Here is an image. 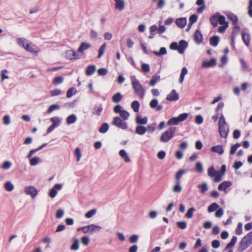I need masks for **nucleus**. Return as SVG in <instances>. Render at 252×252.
I'll list each match as a JSON object with an SVG mask.
<instances>
[{
  "instance_id": "obj_47",
  "label": "nucleus",
  "mask_w": 252,
  "mask_h": 252,
  "mask_svg": "<svg viewBox=\"0 0 252 252\" xmlns=\"http://www.w3.org/2000/svg\"><path fill=\"white\" fill-rule=\"evenodd\" d=\"M116 112H119L120 115L123 119L124 120H127L129 117V114L128 111H116Z\"/></svg>"
},
{
  "instance_id": "obj_13",
  "label": "nucleus",
  "mask_w": 252,
  "mask_h": 252,
  "mask_svg": "<svg viewBox=\"0 0 252 252\" xmlns=\"http://www.w3.org/2000/svg\"><path fill=\"white\" fill-rule=\"evenodd\" d=\"M194 40L197 44H200L203 40V35L199 30H196L193 35Z\"/></svg>"
},
{
  "instance_id": "obj_40",
  "label": "nucleus",
  "mask_w": 252,
  "mask_h": 252,
  "mask_svg": "<svg viewBox=\"0 0 252 252\" xmlns=\"http://www.w3.org/2000/svg\"><path fill=\"white\" fill-rule=\"evenodd\" d=\"M50 121L52 122V125L55 126L59 125L62 121V119L59 117H54L50 119Z\"/></svg>"
},
{
  "instance_id": "obj_8",
  "label": "nucleus",
  "mask_w": 252,
  "mask_h": 252,
  "mask_svg": "<svg viewBox=\"0 0 252 252\" xmlns=\"http://www.w3.org/2000/svg\"><path fill=\"white\" fill-rule=\"evenodd\" d=\"M24 192L26 195H30L32 198H34L37 196L38 191L35 187L29 186L24 188Z\"/></svg>"
},
{
  "instance_id": "obj_6",
  "label": "nucleus",
  "mask_w": 252,
  "mask_h": 252,
  "mask_svg": "<svg viewBox=\"0 0 252 252\" xmlns=\"http://www.w3.org/2000/svg\"><path fill=\"white\" fill-rule=\"evenodd\" d=\"M101 229V227L100 226L93 224L79 228L77 230L78 231L81 230L84 233H92L94 232H98Z\"/></svg>"
},
{
  "instance_id": "obj_59",
  "label": "nucleus",
  "mask_w": 252,
  "mask_h": 252,
  "mask_svg": "<svg viewBox=\"0 0 252 252\" xmlns=\"http://www.w3.org/2000/svg\"><path fill=\"white\" fill-rule=\"evenodd\" d=\"M222 26H220L218 29V32L219 33H223L226 29L228 27V24H226L225 25H222Z\"/></svg>"
},
{
  "instance_id": "obj_48",
  "label": "nucleus",
  "mask_w": 252,
  "mask_h": 252,
  "mask_svg": "<svg viewBox=\"0 0 252 252\" xmlns=\"http://www.w3.org/2000/svg\"><path fill=\"white\" fill-rule=\"evenodd\" d=\"M195 169L196 171L199 173H202L203 171V167L202 164L198 161L196 163Z\"/></svg>"
},
{
  "instance_id": "obj_44",
  "label": "nucleus",
  "mask_w": 252,
  "mask_h": 252,
  "mask_svg": "<svg viewBox=\"0 0 252 252\" xmlns=\"http://www.w3.org/2000/svg\"><path fill=\"white\" fill-rule=\"evenodd\" d=\"M218 22L220 25H225L226 24H228L227 22L225 21V18L223 15H220L219 13H218Z\"/></svg>"
},
{
  "instance_id": "obj_41",
  "label": "nucleus",
  "mask_w": 252,
  "mask_h": 252,
  "mask_svg": "<svg viewBox=\"0 0 252 252\" xmlns=\"http://www.w3.org/2000/svg\"><path fill=\"white\" fill-rule=\"evenodd\" d=\"M4 188L7 191H11L14 189V185L11 182L8 181L5 183Z\"/></svg>"
},
{
  "instance_id": "obj_54",
  "label": "nucleus",
  "mask_w": 252,
  "mask_h": 252,
  "mask_svg": "<svg viewBox=\"0 0 252 252\" xmlns=\"http://www.w3.org/2000/svg\"><path fill=\"white\" fill-rule=\"evenodd\" d=\"M242 227L243 223L241 222H239L237 225V228L236 229V234L238 235H240L242 233Z\"/></svg>"
},
{
  "instance_id": "obj_10",
  "label": "nucleus",
  "mask_w": 252,
  "mask_h": 252,
  "mask_svg": "<svg viewBox=\"0 0 252 252\" xmlns=\"http://www.w3.org/2000/svg\"><path fill=\"white\" fill-rule=\"evenodd\" d=\"M62 184H56L49 191V196L52 198H55L57 194L58 191L60 190L62 188Z\"/></svg>"
},
{
  "instance_id": "obj_39",
  "label": "nucleus",
  "mask_w": 252,
  "mask_h": 252,
  "mask_svg": "<svg viewBox=\"0 0 252 252\" xmlns=\"http://www.w3.org/2000/svg\"><path fill=\"white\" fill-rule=\"evenodd\" d=\"M122 95L120 93H118L113 96L112 99L114 102L118 103L122 99Z\"/></svg>"
},
{
  "instance_id": "obj_35",
  "label": "nucleus",
  "mask_w": 252,
  "mask_h": 252,
  "mask_svg": "<svg viewBox=\"0 0 252 252\" xmlns=\"http://www.w3.org/2000/svg\"><path fill=\"white\" fill-rule=\"evenodd\" d=\"M77 120V117L75 115L72 114L69 116L66 119V123L68 125L74 123Z\"/></svg>"
},
{
  "instance_id": "obj_12",
  "label": "nucleus",
  "mask_w": 252,
  "mask_h": 252,
  "mask_svg": "<svg viewBox=\"0 0 252 252\" xmlns=\"http://www.w3.org/2000/svg\"><path fill=\"white\" fill-rule=\"evenodd\" d=\"M240 31V27L237 25H234L231 33V44H234V40L236 36L239 34Z\"/></svg>"
},
{
  "instance_id": "obj_22",
  "label": "nucleus",
  "mask_w": 252,
  "mask_h": 252,
  "mask_svg": "<svg viewBox=\"0 0 252 252\" xmlns=\"http://www.w3.org/2000/svg\"><path fill=\"white\" fill-rule=\"evenodd\" d=\"M91 47V45L86 42H82L78 49V51L80 53H83L84 51Z\"/></svg>"
},
{
  "instance_id": "obj_15",
  "label": "nucleus",
  "mask_w": 252,
  "mask_h": 252,
  "mask_svg": "<svg viewBox=\"0 0 252 252\" xmlns=\"http://www.w3.org/2000/svg\"><path fill=\"white\" fill-rule=\"evenodd\" d=\"M250 245L251 244H249L245 239L243 238L240 242L238 250L239 252H242L246 250Z\"/></svg>"
},
{
  "instance_id": "obj_29",
  "label": "nucleus",
  "mask_w": 252,
  "mask_h": 252,
  "mask_svg": "<svg viewBox=\"0 0 252 252\" xmlns=\"http://www.w3.org/2000/svg\"><path fill=\"white\" fill-rule=\"evenodd\" d=\"M95 70V67L94 65H91L88 66L86 70V74L87 76H90L92 75Z\"/></svg>"
},
{
  "instance_id": "obj_25",
  "label": "nucleus",
  "mask_w": 252,
  "mask_h": 252,
  "mask_svg": "<svg viewBox=\"0 0 252 252\" xmlns=\"http://www.w3.org/2000/svg\"><path fill=\"white\" fill-rule=\"evenodd\" d=\"M147 130V128L144 126H138L136 127L135 132L138 134L143 135L146 133Z\"/></svg>"
},
{
  "instance_id": "obj_49",
  "label": "nucleus",
  "mask_w": 252,
  "mask_h": 252,
  "mask_svg": "<svg viewBox=\"0 0 252 252\" xmlns=\"http://www.w3.org/2000/svg\"><path fill=\"white\" fill-rule=\"evenodd\" d=\"M106 47V43H104L100 46V47L99 48V49L98 50V58H100L103 55Z\"/></svg>"
},
{
  "instance_id": "obj_57",
  "label": "nucleus",
  "mask_w": 252,
  "mask_h": 252,
  "mask_svg": "<svg viewBox=\"0 0 252 252\" xmlns=\"http://www.w3.org/2000/svg\"><path fill=\"white\" fill-rule=\"evenodd\" d=\"M12 165V163L10 161H5L3 164H2V165L1 166V168L3 169H8L9 168H10L11 167Z\"/></svg>"
},
{
  "instance_id": "obj_18",
  "label": "nucleus",
  "mask_w": 252,
  "mask_h": 252,
  "mask_svg": "<svg viewBox=\"0 0 252 252\" xmlns=\"http://www.w3.org/2000/svg\"><path fill=\"white\" fill-rule=\"evenodd\" d=\"M119 155L126 162H130L131 160L126 151L122 149L119 151Z\"/></svg>"
},
{
  "instance_id": "obj_61",
  "label": "nucleus",
  "mask_w": 252,
  "mask_h": 252,
  "mask_svg": "<svg viewBox=\"0 0 252 252\" xmlns=\"http://www.w3.org/2000/svg\"><path fill=\"white\" fill-rule=\"evenodd\" d=\"M177 225L181 229H185L187 227V223L185 221H178Z\"/></svg>"
},
{
  "instance_id": "obj_52",
  "label": "nucleus",
  "mask_w": 252,
  "mask_h": 252,
  "mask_svg": "<svg viewBox=\"0 0 252 252\" xmlns=\"http://www.w3.org/2000/svg\"><path fill=\"white\" fill-rule=\"evenodd\" d=\"M139 103L137 100L133 101L131 104V107L133 109V110H139Z\"/></svg>"
},
{
  "instance_id": "obj_9",
  "label": "nucleus",
  "mask_w": 252,
  "mask_h": 252,
  "mask_svg": "<svg viewBox=\"0 0 252 252\" xmlns=\"http://www.w3.org/2000/svg\"><path fill=\"white\" fill-rule=\"evenodd\" d=\"M112 124L123 129H126L127 128L126 123L122 120L119 117H115L114 118Z\"/></svg>"
},
{
  "instance_id": "obj_51",
  "label": "nucleus",
  "mask_w": 252,
  "mask_h": 252,
  "mask_svg": "<svg viewBox=\"0 0 252 252\" xmlns=\"http://www.w3.org/2000/svg\"><path fill=\"white\" fill-rule=\"evenodd\" d=\"M63 78L62 76H58L54 78L53 80V83L55 85L60 84L63 83Z\"/></svg>"
},
{
  "instance_id": "obj_46",
  "label": "nucleus",
  "mask_w": 252,
  "mask_h": 252,
  "mask_svg": "<svg viewBox=\"0 0 252 252\" xmlns=\"http://www.w3.org/2000/svg\"><path fill=\"white\" fill-rule=\"evenodd\" d=\"M240 146L241 144L238 143H237L236 144L232 145L230 150V154L231 155H234L237 149Z\"/></svg>"
},
{
  "instance_id": "obj_62",
  "label": "nucleus",
  "mask_w": 252,
  "mask_h": 252,
  "mask_svg": "<svg viewBox=\"0 0 252 252\" xmlns=\"http://www.w3.org/2000/svg\"><path fill=\"white\" fill-rule=\"evenodd\" d=\"M223 214V210L222 208H218L215 213V216L217 218H220Z\"/></svg>"
},
{
  "instance_id": "obj_38",
  "label": "nucleus",
  "mask_w": 252,
  "mask_h": 252,
  "mask_svg": "<svg viewBox=\"0 0 252 252\" xmlns=\"http://www.w3.org/2000/svg\"><path fill=\"white\" fill-rule=\"evenodd\" d=\"M153 53L157 56H160L165 55L167 53V50L165 47H161L158 52L155 51H153Z\"/></svg>"
},
{
  "instance_id": "obj_7",
  "label": "nucleus",
  "mask_w": 252,
  "mask_h": 252,
  "mask_svg": "<svg viewBox=\"0 0 252 252\" xmlns=\"http://www.w3.org/2000/svg\"><path fill=\"white\" fill-rule=\"evenodd\" d=\"M208 175L210 177H214V182H220L222 180V177L220 172L215 170L213 166L208 169Z\"/></svg>"
},
{
  "instance_id": "obj_16",
  "label": "nucleus",
  "mask_w": 252,
  "mask_h": 252,
  "mask_svg": "<svg viewBox=\"0 0 252 252\" xmlns=\"http://www.w3.org/2000/svg\"><path fill=\"white\" fill-rule=\"evenodd\" d=\"M66 57L69 60H74L78 58V54L72 50H69L66 52Z\"/></svg>"
},
{
  "instance_id": "obj_63",
  "label": "nucleus",
  "mask_w": 252,
  "mask_h": 252,
  "mask_svg": "<svg viewBox=\"0 0 252 252\" xmlns=\"http://www.w3.org/2000/svg\"><path fill=\"white\" fill-rule=\"evenodd\" d=\"M141 68L142 71L144 72H148L150 71V66L149 64L146 63L142 64Z\"/></svg>"
},
{
  "instance_id": "obj_4",
  "label": "nucleus",
  "mask_w": 252,
  "mask_h": 252,
  "mask_svg": "<svg viewBox=\"0 0 252 252\" xmlns=\"http://www.w3.org/2000/svg\"><path fill=\"white\" fill-rule=\"evenodd\" d=\"M131 85L134 89L135 94L140 97L143 98L145 94V91L138 80L136 79L132 80Z\"/></svg>"
},
{
  "instance_id": "obj_36",
  "label": "nucleus",
  "mask_w": 252,
  "mask_h": 252,
  "mask_svg": "<svg viewBox=\"0 0 252 252\" xmlns=\"http://www.w3.org/2000/svg\"><path fill=\"white\" fill-rule=\"evenodd\" d=\"M219 207V205L217 203H213L208 207L207 211L209 213H212L217 210Z\"/></svg>"
},
{
  "instance_id": "obj_1",
  "label": "nucleus",
  "mask_w": 252,
  "mask_h": 252,
  "mask_svg": "<svg viewBox=\"0 0 252 252\" xmlns=\"http://www.w3.org/2000/svg\"><path fill=\"white\" fill-rule=\"evenodd\" d=\"M219 130L221 137L226 138L229 132V126L226 124L224 116L221 115L219 121Z\"/></svg>"
},
{
  "instance_id": "obj_27",
  "label": "nucleus",
  "mask_w": 252,
  "mask_h": 252,
  "mask_svg": "<svg viewBox=\"0 0 252 252\" xmlns=\"http://www.w3.org/2000/svg\"><path fill=\"white\" fill-rule=\"evenodd\" d=\"M227 18L231 21L232 24L233 25H237L238 22V18L237 17L235 14L232 13H229L227 15Z\"/></svg>"
},
{
  "instance_id": "obj_30",
  "label": "nucleus",
  "mask_w": 252,
  "mask_h": 252,
  "mask_svg": "<svg viewBox=\"0 0 252 252\" xmlns=\"http://www.w3.org/2000/svg\"><path fill=\"white\" fill-rule=\"evenodd\" d=\"M219 37L217 36H213L210 39V44L213 46H216L219 42Z\"/></svg>"
},
{
  "instance_id": "obj_11",
  "label": "nucleus",
  "mask_w": 252,
  "mask_h": 252,
  "mask_svg": "<svg viewBox=\"0 0 252 252\" xmlns=\"http://www.w3.org/2000/svg\"><path fill=\"white\" fill-rule=\"evenodd\" d=\"M242 38L245 44L249 47L251 40V37L249 33L246 32V29H243L241 32Z\"/></svg>"
},
{
  "instance_id": "obj_45",
  "label": "nucleus",
  "mask_w": 252,
  "mask_h": 252,
  "mask_svg": "<svg viewBox=\"0 0 252 252\" xmlns=\"http://www.w3.org/2000/svg\"><path fill=\"white\" fill-rule=\"evenodd\" d=\"M186 173L184 169H181L179 170L175 175V179L177 182H180V180L182 176Z\"/></svg>"
},
{
  "instance_id": "obj_5",
  "label": "nucleus",
  "mask_w": 252,
  "mask_h": 252,
  "mask_svg": "<svg viewBox=\"0 0 252 252\" xmlns=\"http://www.w3.org/2000/svg\"><path fill=\"white\" fill-rule=\"evenodd\" d=\"M188 117V114L184 113L179 115L177 117H173L167 122L169 126L177 125L179 122L185 121Z\"/></svg>"
},
{
  "instance_id": "obj_58",
  "label": "nucleus",
  "mask_w": 252,
  "mask_h": 252,
  "mask_svg": "<svg viewBox=\"0 0 252 252\" xmlns=\"http://www.w3.org/2000/svg\"><path fill=\"white\" fill-rule=\"evenodd\" d=\"M64 212L63 209H58L56 212V217L57 219L62 218L64 215Z\"/></svg>"
},
{
  "instance_id": "obj_31",
  "label": "nucleus",
  "mask_w": 252,
  "mask_h": 252,
  "mask_svg": "<svg viewBox=\"0 0 252 252\" xmlns=\"http://www.w3.org/2000/svg\"><path fill=\"white\" fill-rule=\"evenodd\" d=\"M182 190V187L180 185V182H177L173 187L172 191L175 193H179Z\"/></svg>"
},
{
  "instance_id": "obj_37",
  "label": "nucleus",
  "mask_w": 252,
  "mask_h": 252,
  "mask_svg": "<svg viewBox=\"0 0 252 252\" xmlns=\"http://www.w3.org/2000/svg\"><path fill=\"white\" fill-rule=\"evenodd\" d=\"M160 76L158 75H154L152 77L151 80L149 82V85L152 86H154L158 81H159Z\"/></svg>"
},
{
  "instance_id": "obj_17",
  "label": "nucleus",
  "mask_w": 252,
  "mask_h": 252,
  "mask_svg": "<svg viewBox=\"0 0 252 252\" xmlns=\"http://www.w3.org/2000/svg\"><path fill=\"white\" fill-rule=\"evenodd\" d=\"M188 44L187 41L184 40L180 41L178 44L179 46V53L183 54L186 48L188 47Z\"/></svg>"
},
{
  "instance_id": "obj_53",
  "label": "nucleus",
  "mask_w": 252,
  "mask_h": 252,
  "mask_svg": "<svg viewBox=\"0 0 252 252\" xmlns=\"http://www.w3.org/2000/svg\"><path fill=\"white\" fill-rule=\"evenodd\" d=\"M79 248V241L77 239H75L74 240V242L73 244L71 245L70 249L72 250L76 251L78 250Z\"/></svg>"
},
{
  "instance_id": "obj_50",
  "label": "nucleus",
  "mask_w": 252,
  "mask_h": 252,
  "mask_svg": "<svg viewBox=\"0 0 252 252\" xmlns=\"http://www.w3.org/2000/svg\"><path fill=\"white\" fill-rule=\"evenodd\" d=\"M198 16L196 15H191L189 18V25H191L197 20Z\"/></svg>"
},
{
  "instance_id": "obj_33",
  "label": "nucleus",
  "mask_w": 252,
  "mask_h": 252,
  "mask_svg": "<svg viewBox=\"0 0 252 252\" xmlns=\"http://www.w3.org/2000/svg\"><path fill=\"white\" fill-rule=\"evenodd\" d=\"M188 72V69L186 67H184L181 71V73L180 76L179 78V82L180 83L182 84L183 82V80L184 79L185 76L187 74Z\"/></svg>"
},
{
  "instance_id": "obj_24",
  "label": "nucleus",
  "mask_w": 252,
  "mask_h": 252,
  "mask_svg": "<svg viewBox=\"0 0 252 252\" xmlns=\"http://www.w3.org/2000/svg\"><path fill=\"white\" fill-rule=\"evenodd\" d=\"M187 23V20L185 18H178L176 21V25L180 28H184Z\"/></svg>"
},
{
  "instance_id": "obj_26",
  "label": "nucleus",
  "mask_w": 252,
  "mask_h": 252,
  "mask_svg": "<svg viewBox=\"0 0 252 252\" xmlns=\"http://www.w3.org/2000/svg\"><path fill=\"white\" fill-rule=\"evenodd\" d=\"M218 13H216V14L211 16L210 18L211 23L214 27H216L218 25Z\"/></svg>"
},
{
  "instance_id": "obj_3",
  "label": "nucleus",
  "mask_w": 252,
  "mask_h": 252,
  "mask_svg": "<svg viewBox=\"0 0 252 252\" xmlns=\"http://www.w3.org/2000/svg\"><path fill=\"white\" fill-rule=\"evenodd\" d=\"M176 130V128L175 127H169L161 134L160 137V141L166 143L170 141L174 137Z\"/></svg>"
},
{
  "instance_id": "obj_23",
  "label": "nucleus",
  "mask_w": 252,
  "mask_h": 252,
  "mask_svg": "<svg viewBox=\"0 0 252 252\" xmlns=\"http://www.w3.org/2000/svg\"><path fill=\"white\" fill-rule=\"evenodd\" d=\"M216 63V60L214 58H212L209 61L203 62L202 66L204 67H210L215 65Z\"/></svg>"
},
{
  "instance_id": "obj_42",
  "label": "nucleus",
  "mask_w": 252,
  "mask_h": 252,
  "mask_svg": "<svg viewBox=\"0 0 252 252\" xmlns=\"http://www.w3.org/2000/svg\"><path fill=\"white\" fill-rule=\"evenodd\" d=\"M40 162V158L37 157H34L30 159V163L31 166H35Z\"/></svg>"
},
{
  "instance_id": "obj_34",
  "label": "nucleus",
  "mask_w": 252,
  "mask_h": 252,
  "mask_svg": "<svg viewBox=\"0 0 252 252\" xmlns=\"http://www.w3.org/2000/svg\"><path fill=\"white\" fill-rule=\"evenodd\" d=\"M109 126L107 123H103L99 128V132L101 133H106L109 129Z\"/></svg>"
},
{
  "instance_id": "obj_64",
  "label": "nucleus",
  "mask_w": 252,
  "mask_h": 252,
  "mask_svg": "<svg viewBox=\"0 0 252 252\" xmlns=\"http://www.w3.org/2000/svg\"><path fill=\"white\" fill-rule=\"evenodd\" d=\"M138 239V236L136 235H132L129 238V242L131 243H136Z\"/></svg>"
},
{
  "instance_id": "obj_55",
  "label": "nucleus",
  "mask_w": 252,
  "mask_h": 252,
  "mask_svg": "<svg viewBox=\"0 0 252 252\" xmlns=\"http://www.w3.org/2000/svg\"><path fill=\"white\" fill-rule=\"evenodd\" d=\"M194 211H195V209L194 208L191 207V208H189L188 210L187 213L186 214L185 217L188 219H190V218H192V217L193 216V213Z\"/></svg>"
},
{
  "instance_id": "obj_19",
  "label": "nucleus",
  "mask_w": 252,
  "mask_h": 252,
  "mask_svg": "<svg viewBox=\"0 0 252 252\" xmlns=\"http://www.w3.org/2000/svg\"><path fill=\"white\" fill-rule=\"evenodd\" d=\"M232 183L230 181H224L218 186V189L219 190L225 191L228 188L230 187Z\"/></svg>"
},
{
  "instance_id": "obj_14",
  "label": "nucleus",
  "mask_w": 252,
  "mask_h": 252,
  "mask_svg": "<svg viewBox=\"0 0 252 252\" xmlns=\"http://www.w3.org/2000/svg\"><path fill=\"white\" fill-rule=\"evenodd\" d=\"M166 99L170 101H176L179 99V94L175 90H172L169 94L167 95Z\"/></svg>"
},
{
  "instance_id": "obj_20",
  "label": "nucleus",
  "mask_w": 252,
  "mask_h": 252,
  "mask_svg": "<svg viewBox=\"0 0 252 252\" xmlns=\"http://www.w3.org/2000/svg\"><path fill=\"white\" fill-rule=\"evenodd\" d=\"M211 150L212 152L218 153L220 155H221L224 153L223 147L220 145L212 147Z\"/></svg>"
},
{
  "instance_id": "obj_43",
  "label": "nucleus",
  "mask_w": 252,
  "mask_h": 252,
  "mask_svg": "<svg viewBox=\"0 0 252 252\" xmlns=\"http://www.w3.org/2000/svg\"><path fill=\"white\" fill-rule=\"evenodd\" d=\"M96 213V210L95 209H92L91 210L88 211L85 214V218L87 219H90L92 218L93 216L95 215Z\"/></svg>"
},
{
  "instance_id": "obj_28",
  "label": "nucleus",
  "mask_w": 252,
  "mask_h": 252,
  "mask_svg": "<svg viewBox=\"0 0 252 252\" xmlns=\"http://www.w3.org/2000/svg\"><path fill=\"white\" fill-rule=\"evenodd\" d=\"M148 118L147 117L142 118L140 116H137L136 119L137 124L140 125H145L147 123Z\"/></svg>"
},
{
  "instance_id": "obj_60",
  "label": "nucleus",
  "mask_w": 252,
  "mask_h": 252,
  "mask_svg": "<svg viewBox=\"0 0 252 252\" xmlns=\"http://www.w3.org/2000/svg\"><path fill=\"white\" fill-rule=\"evenodd\" d=\"M75 154L77 158V161H79L81 158V153L80 149L79 148H76L75 149Z\"/></svg>"
},
{
  "instance_id": "obj_56",
  "label": "nucleus",
  "mask_w": 252,
  "mask_h": 252,
  "mask_svg": "<svg viewBox=\"0 0 252 252\" xmlns=\"http://www.w3.org/2000/svg\"><path fill=\"white\" fill-rule=\"evenodd\" d=\"M249 244H252V231L248 233L244 238Z\"/></svg>"
},
{
  "instance_id": "obj_2",
  "label": "nucleus",
  "mask_w": 252,
  "mask_h": 252,
  "mask_svg": "<svg viewBox=\"0 0 252 252\" xmlns=\"http://www.w3.org/2000/svg\"><path fill=\"white\" fill-rule=\"evenodd\" d=\"M27 41V39L24 38H17L16 39L17 43L20 46H22L28 52L37 54L38 51L35 49V45L30 43L26 44Z\"/></svg>"
},
{
  "instance_id": "obj_32",
  "label": "nucleus",
  "mask_w": 252,
  "mask_h": 252,
  "mask_svg": "<svg viewBox=\"0 0 252 252\" xmlns=\"http://www.w3.org/2000/svg\"><path fill=\"white\" fill-rule=\"evenodd\" d=\"M197 188L200 189V192L202 194L204 193L208 189V187L207 183H204L202 184H199L197 185Z\"/></svg>"
},
{
  "instance_id": "obj_21",
  "label": "nucleus",
  "mask_w": 252,
  "mask_h": 252,
  "mask_svg": "<svg viewBox=\"0 0 252 252\" xmlns=\"http://www.w3.org/2000/svg\"><path fill=\"white\" fill-rule=\"evenodd\" d=\"M115 1V8L120 11L125 8V3L124 0H114Z\"/></svg>"
}]
</instances>
